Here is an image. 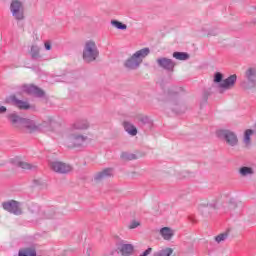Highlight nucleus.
Here are the masks:
<instances>
[{
  "mask_svg": "<svg viewBox=\"0 0 256 256\" xmlns=\"http://www.w3.org/2000/svg\"><path fill=\"white\" fill-rule=\"evenodd\" d=\"M99 57V49H97V44L93 41H89L85 44L83 50V59L86 63H91Z\"/></svg>",
  "mask_w": 256,
  "mask_h": 256,
  "instance_id": "nucleus-4",
  "label": "nucleus"
},
{
  "mask_svg": "<svg viewBox=\"0 0 256 256\" xmlns=\"http://www.w3.org/2000/svg\"><path fill=\"white\" fill-rule=\"evenodd\" d=\"M133 245L131 244H122L120 247V253L122 255H131L133 253Z\"/></svg>",
  "mask_w": 256,
  "mask_h": 256,
  "instance_id": "nucleus-20",
  "label": "nucleus"
},
{
  "mask_svg": "<svg viewBox=\"0 0 256 256\" xmlns=\"http://www.w3.org/2000/svg\"><path fill=\"white\" fill-rule=\"evenodd\" d=\"M245 77L250 83H256V68H248Z\"/></svg>",
  "mask_w": 256,
  "mask_h": 256,
  "instance_id": "nucleus-16",
  "label": "nucleus"
},
{
  "mask_svg": "<svg viewBox=\"0 0 256 256\" xmlns=\"http://www.w3.org/2000/svg\"><path fill=\"white\" fill-rule=\"evenodd\" d=\"M149 53H151L149 48H143L136 51L130 58L126 60L125 67H127V69H137V67L143 63V59H145Z\"/></svg>",
  "mask_w": 256,
  "mask_h": 256,
  "instance_id": "nucleus-2",
  "label": "nucleus"
},
{
  "mask_svg": "<svg viewBox=\"0 0 256 256\" xmlns=\"http://www.w3.org/2000/svg\"><path fill=\"white\" fill-rule=\"evenodd\" d=\"M3 209L8 211L9 213H13V215H21L23 211L21 210V206L18 201L9 200L2 204Z\"/></svg>",
  "mask_w": 256,
  "mask_h": 256,
  "instance_id": "nucleus-8",
  "label": "nucleus"
},
{
  "mask_svg": "<svg viewBox=\"0 0 256 256\" xmlns=\"http://www.w3.org/2000/svg\"><path fill=\"white\" fill-rule=\"evenodd\" d=\"M160 235L165 239V241H170L173 238V230L169 227H164L160 229Z\"/></svg>",
  "mask_w": 256,
  "mask_h": 256,
  "instance_id": "nucleus-13",
  "label": "nucleus"
},
{
  "mask_svg": "<svg viewBox=\"0 0 256 256\" xmlns=\"http://www.w3.org/2000/svg\"><path fill=\"white\" fill-rule=\"evenodd\" d=\"M86 129H89V123L87 121L75 122L67 135L66 145L68 147H81L87 141V137L83 135Z\"/></svg>",
  "mask_w": 256,
  "mask_h": 256,
  "instance_id": "nucleus-1",
  "label": "nucleus"
},
{
  "mask_svg": "<svg viewBox=\"0 0 256 256\" xmlns=\"http://www.w3.org/2000/svg\"><path fill=\"white\" fill-rule=\"evenodd\" d=\"M218 136L225 139L227 145H230V147H235V145L239 143V138H237V134L235 132L220 130L218 132Z\"/></svg>",
  "mask_w": 256,
  "mask_h": 256,
  "instance_id": "nucleus-6",
  "label": "nucleus"
},
{
  "mask_svg": "<svg viewBox=\"0 0 256 256\" xmlns=\"http://www.w3.org/2000/svg\"><path fill=\"white\" fill-rule=\"evenodd\" d=\"M10 11L18 21L24 19L23 4L19 0H13L10 5Z\"/></svg>",
  "mask_w": 256,
  "mask_h": 256,
  "instance_id": "nucleus-7",
  "label": "nucleus"
},
{
  "mask_svg": "<svg viewBox=\"0 0 256 256\" xmlns=\"http://www.w3.org/2000/svg\"><path fill=\"white\" fill-rule=\"evenodd\" d=\"M44 47H45L46 51H51V43L46 42V43L44 44Z\"/></svg>",
  "mask_w": 256,
  "mask_h": 256,
  "instance_id": "nucleus-31",
  "label": "nucleus"
},
{
  "mask_svg": "<svg viewBox=\"0 0 256 256\" xmlns=\"http://www.w3.org/2000/svg\"><path fill=\"white\" fill-rule=\"evenodd\" d=\"M123 159H126V161H133V159H137V156L135 154H123Z\"/></svg>",
  "mask_w": 256,
  "mask_h": 256,
  "instance_id": "nucleus-27",
  "label": "nucleus"
},
{
  "mask_svg": "<svg viewBox=\"0 0 256 256\" xmlns=\"http://www.w3.org/2000/svg\"><path fill=\"white\" fill-rule=\"evenodd\" d=\"M49 167L51 171H54V173L65 174L73 171V167L71 165L57 160L50 162Z\"/></svg>",
  "mask_w": 256,
  "mask_h": 256,
  "instance_id": "nucleus-5",
  "label": "nucleus"
},
{
  "mask_svg": "<svg viewBox=\"0 0 256 256\" xmlns=\"http://www.w3.org/2000/svg\"><path fill=\"white\" fill-rule=\"evenodd\" d=\"M173 255V249L166 248L154 254V256H171Z\"/></svg>",
  "mask_w": 256,
  "mask_h": 256,
  "instance_id": "nucleus-24",
  "label": "nucleus"
},
{
  "mask_svg": "<svg viewBox=\"0 0 256 256\" xmlns=\"http://www.w3.org/2000/svg\"><path fill=\"white\" fill-rule=\"evenodd\" d=\"M157 63L160 67H163V69H167L168 71H173V68L175 67V62L167 58H160L157 60Z\"/></svg>",
  "mask_w": 256,
  "mask_h": 256,
  "instance_id": "nucleus-12",
  "label": "nucleus"
},
{
  "mask_svg": "<svg viewBox=\"0 0 256 256\" xmlns=\"http://www.w3.org/2000/svg\"><path fill=\"white\" fill-rule=\"evenodd\" d=\"M24 91L30 95H36V97H43V95H45V92L42 89L34 85H25Z\"/></svg>",
  "mask_w": 256,
  "mask_h": 256,
  "instance_id": "nucleus-11",
  "label": "nucleus"
},
{
  "mask_svg": "<svg viewBox=\"0 0 256 256\" xmlns=\"http://www.w3.org/2000/svg\"><path fill=\"white\" fill-rule=\"evenodd\" d=\"M12 124L16 129H26L29 133H33V131L39 129V126L33 120L19 118V116L12 117Z\"/></svg>",
  "mask_w": 256,
  "mask_h": 256,
  "instance_id": "nucleus-3",
  "label": "nucleus"
},
{
  "mask_svg": "<svg viewBox=\"0 0 256 256\" xmlns=\"http://www.w3.org/2000/svg\"><path fill=\"white\" fill-rule=\"evenodd\" d=\"M111 175H113V170L107 168V169L103 170L102 172H99L96 175L95 179H96V181H101L103 179H107V178L111 177Z\"/></svg>",
  "mask_w": 256,
  "mask_h": 256,
  "instance_id": "nucleus-15",
  "label": "nucleus"
},
{
  "mask_svg": "<svg viewBox=\"0 0 256 256\" xmlns=\"http://www.w3.org/2000/svg\"><path fill=\"white\" fill-rule=\"evenodd\" d=\"M112 27H115V29H120L121 31H125L127 29V25L123 24V22L112 20L111 21Z\"/></svg>",
  "mask_w": 256,
  "mask_h": 256,
  "instance_id": "nucleus-23",
  "label": "nucleus"
},
{
  "mask_svg": "<svg viewBox=\"0 0 256 256\" xmlns=\"http://www.w3.org/2000/svg\"><path fill=\"white\" fill-rule=\"evenodd\" d=\"M253 173L254 171H253V168L251 167L244 166L239 169V174L242 177H247V175H253Z\"/></svg>",
  "mask_w": 256,
  "mask_h": 256,
  "instance_id": "nucleus-21",
  "label": "nucleus"
},
{
  "mask_svg": "<svg viewBox=\"0 0 256 256\" xmlns=\"http://www.w3.org/2000/svg\"><path fill=\"white\" fill-rule=\"evenodd\" d=\"M10 101L18 109H24V110L31 109V105H29V102L19 100V99L15 98V96H12V97H10V99H7L6 103H9Z\"/></svg>",
  "mask_w": 256,
  "mask_h": 256,
  "instance_id": "nucleus-10",
  "label": "nucleus"
},
{
  "mask_svg": "<svg viewBox=\"0 0 256 256\" xmlns=\"http://www.w3.org/2000/svg\"><path fill=\"white\" fill-rule=\"evenodd\" d=\"M139 225H141V223L137 222V221H132L129 226L128 229H137V227H139Z\"/></svg>",
  "mask_w": 256,
  "mask_h": 256,
  "instance_id": "nucleus-29",
  "label": "nucleus"
},
{
  "mask_svg": "<svg viewBox=\"0 0 256 256\" xmlns=\"http://www.w3.org/2000/svg\"><path fill=\"white\" fill-rule=\"evenodd\" d=\"M18 256H37L35 248H22L18 252Z\"/></svg>",
  "mask_w": 256,
  "mask_h": 256,
  "instance_id": "nucleus-19",
  "label": "nucleus"
},
{
  "mask_svg": "<svg viewBox=\"0 0 256 256\" xmlns=\"http://www.w3.org/2000/svg\"><path fill=\"white\" fill-rule=\"evenodd\" d=\"M254 134H255V132L251 129H247L244 132L243 143H244L245 147H249V145H251V137H253Z\"/></svg>",
  "mask_w": 256,
  "mask_h": 256,
  "instance_id": "nucleus-17",
  "label": "nucleus"
},
{
  "mask_svg": "<svg viewBox=\"0 0 256 256\" xmlns=\"http://www.w3.org/2000/svg\"><path fill=\"white\" fill-rule=\"evenodd\" d=\"M235 83H237V75L235 74L222 80V82L219 84L220 93H223V91H229V89H233L235 87Z\"/></svg>",
  "mask_w": 256,
  "mask_h": 256,
  "instance_id": "nucleus-9",
  "label": "nucleus"
},
{
  "mask_svg": "<svg viewBox=\"0 0 256 256\" xmlns=\"http://www.w3.org/2000/svg\"><path fill=\"white\" fill-rule=\"evenodd\" d=\"M123 127L129 135H132V137H135V135H137V128L133 124H131V122H123Z\"/></svg>",
  "mask_w": 256,
  "mask_h": 256,
  "instance_id": "nucleus-14",
  "label": "nucleus"
},
{
  "mask_svg": "<svg viewBox=\"0 0 256 256\" xmlns=\"http://www.w3.org/2000/svg\"><path fill=\"white\" fill-rule=\"evenodd\" d=\"M226 239H227V234H220L215 238L217 243H221V241H225Z\"/></svg>",
  "mask_w": 256,
  "mask_h": 256,
  "instance_id": "nucleus-28",
  "label": "nucleus"
},
{
  "mask_svg": "<svg viewBox=\"0 0 256 256\" xmlns=\"http://www.w3.org/2000/svg\"><path fill=\"white\" fill-rule=\"evenodd\" d=\"M7 108L5 106H0V113H6Z\"/></svg>",
  "mask_w": 256,
  "mask_h": 256,
  "instance_id": "nucleus-32",
  "label": "nucleus"
},
{
  "mask_svg": "<svg viewBox=\"0 0 256 256\" xmlns=\"http://www.w3.org/2000/svg\"><path fill=\"white\" fill-rule=\"evenodd\" d=\"M151 253H153V248H148L140 256H149Z\"/></svg>",
  "mask_w": 256,
  "mask_h": 256,
  "instance_id": "nucleus-30",
  "label": "nucleus"
},
{
  "mask_svg": "<svg viewBox=\"0 0 256 256\" xmlns=\"http://www.w3.org/2000/svg\"><path fill=\"white\" fill-rule=\"evenodd\" d=\"M173 57L179 61H186V59H189V54L185 52H174Z\"/></svg>",
  "mask_w": 256,
  "mask_h": 256,
  "instance_id": "nucleus-22",
  "label": "nucleus"
},
{
  "mask_svg": "<svg viewBox=\"0 0 256 256\" xmlns=\"http://www.w3.org/2000/svg\"><path fill=\"white\" fill-rule=\"evenodd\" d=\"M29 54L32 59H39L41 57V48L37 45H32Z\"/></svg>",
  "mask_w": 256,
  "mask_h": 256,
  "instance_id": "nucleus-18",
  "label": "nucleus"
},
{
  "mask_svg": "<svg viewBox=\"0 0 256 256\" xmlns=\"http://www.w3.org/2000/svg\"><path fill=\"white\" fill-rule=\"evenodd\" d=\"M18 167L21 169H35V166L25 161L18 162Z\"/></svg>",
  "mask_w": 256,
  "mask_h": 256,
  "instance_id": "nucleus-25",
  "label": "nucleus"
},
{
  "mask_svg": "<svg viewBox=\"0 0 256 256\" xmlns=\"http://www.w3.org/2000/svg\"><path fill=\"white\" fill-rule=\"evenodd\" d=\"M223 81V74H221V72H217L215 75H214V83H222Z\"/></svg>",
  "mask_w": 256,
  "mask_h": 256,
  "instance_id": "nucleus-26",
  "label": "nucleus"
}]
</instances>
